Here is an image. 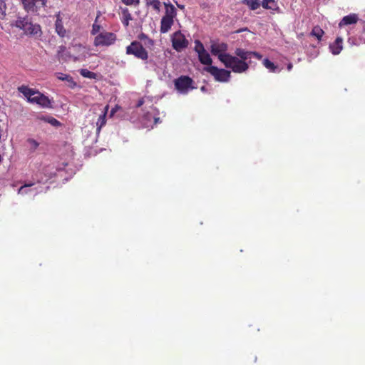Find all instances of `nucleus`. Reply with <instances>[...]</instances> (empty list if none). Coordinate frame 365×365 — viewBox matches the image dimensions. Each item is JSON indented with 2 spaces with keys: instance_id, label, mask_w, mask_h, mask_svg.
I'll use <instances>...</instances> for the list:
<instances>
[{
  "instance_id": "obj_14",
  "label": "nucleus",
  "mask_w": 365,
  "mask_h": 365,
  "mask_svg": "<svg viewBox=\"0 0 365 365\" xmlns=\"http://www.w3.org/2000/svg\"><path fill=\"white\" fill-rule=\"evenodd\" d=\"M173 24L174 19L163 16L160 21V31L162 34H165L168 32L169 30L171 29L172 26L173 25Z\"/></svg>"
},
{
  "instance_id": "obj_26",
  "label": "nucleus",
  "mask_w": 365,
  "mask_h": 365,
  "mask_svg": "<svg viewBox=\"0 0 365 365\" xmlns=\"http://www.w3.org/2000/svg\"><path fill=\"white\" fill-rule=\"evenodd\" d=\"M262 7L266 9H272L274 5H275L274 0H262Z\"/></svg>"
},
{
  "instance_id": "obj_29",
  "label": "nucleus",
  "mask_w": 365,
  "mask_h": 365,
  "mask_svg": "<svg viewBox=\"0 0 365 365\" xmlns=\"http://www.w3.org/2000/svg\"><path fill=\"white\" fill-rule=\"evenodd\" d=\"M6 6L4 1H0V19H4L6 16Z\"/></svg>"
},
{
  "instance_id": "obj_4",
  "label": "nucleus",
  "mask_w": 365,
  "mask_h": 365,
  "mask_svg": "<svg viewBox=\"0 0 365 365\" xmlns=\"http://www.w3.org/2000/svg\"><path fill=\"white\" fill-rule=\"evenodd\" d=\"M126 54L133 55L137 58L143 61H146L148 58V51L143 46L141 43L137 41L131 42V43L126 47Z\"/></svg>"
},
{
  "instance_id": "obj_23",
  "label": "nucleus",
  "mask_w": 365,
  "mask_h": 365,
  "mask_svg": "<svg viewBox=\"0 0 365 365\" xmlns=\"http://www.w3.org/2000/svg\"><path fill=\"white\" fill-rule=\"evenodd\" d=\"M122 14H123L122 23L125 26H128L129 24V21L132 19L131 14L129 12L128 9H123L122 11Z\"/></svg>"
},
{
  "instance_id": "obj_41",
  "label": "nucleus",
  "mask_w": 365,
  "mask_h": 365,
  "mask_svg": "<svg viewBox=\"0 0 365 365\" xmlns=\"http://www.w3.org/2000/svg\"><path fill=\"white\" fill-rule=\"evenodd\" d=\"M1 160H2V157H1V155H0V163L1 162Z\"/></svg>"
},
{
  "instance_id": "obj_21",
  "label": "nucleus",
  "mask_w": 365,
  "mask_h": 365,
  "mask_svg": "<svg viewBox=\"0 0 365 365\" xmlns=\"http://www.w3.org/2000/svg\"><path fill=\"white\" fill-rule=\"evenodd\" d=\"M242 4L247 5L251 10H256L260 6L259 0H242Z\"/></svg>"
},
{
  "instance_id": "obj_37",
  "label": "nucleus",
  "mask_w": 365,
  "mask_h": 365,
  "mask_svg": "<svg viewBox=\"0 0 365 365\" xmlns=\"http://www.w3.org/2000/svg\"><path fill=\"white\" fill-rule=\"evenodd\" d=\"M142 104H143V101H140L138 104V106H140Z\"/></svg>"
},
{
  "instance_id": "obj_16",
  "label": "nucleus",
  "mask_w": 365,
  "mask_h": 365,
  "mask_svg": "<svg viewBox=\"0 0 365 365\" xmlns=\"http://www.w3.org/2000/svg\"><path fill=\"white\" fill-rule=\"evenodd\" d=\"M329 48L334 55L339 54L342 50V38L341 37H337L335 41L330 44Z\"/></svg>"
},
{
  "instance_id": "obj_17",
  "label": "nucleus",
  "mask_w": 365,
  "mask_h": 365,
  "mask_svg": "<svg viewBox=\"0 0 365 365\" xmlns=\"http://www.w3.org/2000/svg\"><path fill=\"white\" fill-rule=\"evenodd\" d=\"M198 58L200 62L203 65H207L210 66L212 63V60L206 50L198 53Z\"/></svg>"
},
{
  "instance_id": "obj_35",
  "label": "nucleus",
  "mask_w": 365,
  "mask_h": 365,
  "mask_svg": "<svg viewBox=\"0 0 365 365\" xmlns=\"http://www.w3.org/2000/svg\"><path fill=\"white\" fill-rule=\"evenodd\" d=\"M29 142L34 145L35 148H37L38 146V143L34 139H29Z\"/></svg>"
},
{
  "instance_id": "obj_8",
  "label": "nucleus",
  "mask_w": 365,
  "mask_h": 365,
  "mask_svg": "<svg viewBox=\"0 0 365 365\" xmlns=\"http://www.w3.org/2000/svg\"><path fill=\"white\" fill-rule=\"evenodd\" d=\"M173 48L177 51H181L188 46L189 42L180 31H175L172 36Z\"/></svg>"
},
{
  "instance_id": "obj_2",
  "label": "nucleus",
  "mask_w": 365,
  "mask_h": 365,
  "mask_svg": "<svg viewBox=\"0 0 365 365\" xmlns=\"http://www.w3.org/2000/svg\"><path fill=\"white\" fill-rule=\"evenodd\" d=\"M220 61L226 68L232 69L234 73H241L245 72L249 68V63L247 61L240 60L237 56H221Z\"/></svg>"
},
{
  "instance_id": "obj_20",
  "label": "nucleus",
  "mask_w": 365,
  "mask_h": 365,
  "mask_svg": "<svg viewBox=\"0 0 365 365\" xmlns=\"http://www.w3.org/2000/svg\"><path fill=\"white\" fill-rule=\"evenodd\" d=\"M145 4L147 6L151 7L156 12L160 11L161 2L160 0H145Z\"/></svg>"
},
{
  "instance_id": "obj_22",
  "label": "nucleus",
  "mask_w": 365,
  "mask_h": 365,
  "mask_svg": "<svg viewBox=\"0 0 365 365\" xmlns=\"http://www.w3.org/2000/svg\"><path fill=\"white\" fill-rule=\"evenodd\" d=\"M324 34V31L321 29V27L316 26L312 29L310 35L316 37L318 41H321Z\"/></svg>"
},
{
  "instance_id": "obj_12",
  "label": "nucleus",
  "mask_w": 365,
  "mask_h": 365,
  "mask_svg": "<svg viewBox=\"0 0 365 365\" xmlns=\"http://www.w3.org/2000/svg\"><path fill=\"white\" fill-rule=\"evenodd\" d=\"M109 106H106L101 111V113L99 115L98 120L96 122V131L97 133H100L102 127H103L106 123V115L108 110Z\"/></svg>"
},
{
  "instance_id": "obj_25",
  "label": "nucleus",
  "mask_w": 365,
  "mask_h": 365,
  "mask_svg": "<svg viewBox=\"0 0 365 365\" xmlns=\"http://www.w3.org/2000/svg\"><path fill=\"white\" fill-rule=\"evenodd\" d=\"M263 65L265 66V68L272 72H274L277 68V66L274 64V63L269 61L268 58L264 59Z\"/></svg>"
},
{
  "instance_id": "obj_6",
  "label": "nucleus",
  "mask_w": 365,
  "mask_h": 365,
  "mask_svg": "<svg viewBox=\"0 0 365 365\" xmlns=\"http://www.w3.org/2000/svg\"><path fill=\"white\" fill-rule=\"evenodd\" d=\"M116 38L114 33L103 31L96 35L93 44L95 46H109L115 42Z\"/></svg>"
},
{
  "instance_id": "obj_32",
  "label": "nucleus",
  "mask_w": 365,
  "mask_h": 365,
  "mask_svg": "<svg viewBox=\"0 0 365 365\" xmlns=\"http://www.w3.org/2000/svg\"><path fill=\"white\" fill-rule=\"evenodd\" d=\"M140 0H122L123 3L125 5L138 4Z\"/></svg>"
},
{
  "instance_id": "obj_39",
  "label": "nucleus",
  "mask_w": 365,
  "mask_h": 365,
  "mask_svg": "<svg viewBox=\"0 0 365 365\" xmlns=\"http://www.w3.org/2000/svg\"><path fill=\"white\" fill-rule=\"evenodd\" d=\"M178 6L180 9H184V6H182V5H178Z\"/></svg>"
},
{
  "instance_id": "obj_40",
  "label": "nucleus",
  "mask_w": 365,
  "mask_h": 365,
  "mask_svg": "<svg viewBox=\"0 0 365 365\" xmlns=\"http://www.w3.org/2000/svg\"><path fill=\"white\" fill-rule=\"evenodd\" d=\"M159 119H160L159 118H155V123L158 122Z\"/></svg>"
},
{
  "instance_id": "obj_11",
  "label": "nucleus",
  "mask_w": 365,
  "mask_h": 365,
  "mask_svg": "<svg viewBox=\"0 0 365 365\" xmlns=\"http://www.w3.org/2000/svg\"><path fill=\"white\" fill-rule=\"evenodd\" d=\"M359 20L358 15L356 14H351L349 15L345 16L342 18L341 21L339 24V27L342 28L343 26L355 24L357 23Z\"/></svg>"
},
{
  "instance_id": "obj_7",
  "label": "nucleus",
  "mask_w": 365,
  "mask_h": 365,
  "mask_svg": "<svg viewBox=\"0 0 365 365\" xmlns=\"http://www.w3.org/2000/svg\"><path fill=\"white\" fill-rule=\"evenodd\" d=\"M204 69L205 71L210 73L217 81L227 82L230 78V71L227 70L218 68L214 66L205 67Z\"/></svg>"
},
{
  "instance_id": "obj_27",
  "label": "nucleus",
  "mask_w": 365,
  "mask_h": 365,
  "mask_svg": "<svg viewBox=\"0 0 365 365\" xmlns=\"http://www.w3.org/2000/svg\"><path fill=\"white\" fill-rule=\"evenodd\" d=\"M80 73L82 76L85 77V78H96V74L93 72H91L87 69H81L80 71Z\"/></svg>"
},
{
  "instance_id": "obj_18",
  "label": "nucleus",
  "mask_w": 365,
  "mask_h": 365,
  "mask_svg": "<svg viewBox=\"0 0 365 365\" xmlns=\"http://www.w3.org/2000/svg\"><path fill=\"white\" fill-rule=\"evenodd\" d=\"M235 53L237 58L244 61H246L247 59L250 58V51H245L242 48H236Z\"/></svg>"
},
{
  "instance_id": "obj_24",
  "label": "nucleus",
  "mask_w": 365,
  "mask_h": 365,
  "mask_svg": "<svg viewBox=\"0 0 365 365\" xmlns=\"http://www.w3.org/2000/svg\"><path fill=\"white\" fill-rule=\"evenodd\" d=\"M41 119L45 122L50 123L53 126L58 127L61 125V123L52 116L43 117Z\"/></svg>"
},
{
  "instance_id": "obj_31",
  "label": "nucleus",
  "mask_w": 365,
  "mask_h": 365,
  "mask_svg": "<svg viewBox=\"0 0 365 365\" xmlns=\"http://www.w3.org/2000/svg\"><path fill=\"white\" fill-rule=\"evenodd\" d=\"M97 19H98V17L96 18L95 22L97 21ZM101 29V26L100 25L97 24L96 23H94L92 26L91 34L92 35L97 34L100 31Z\"/></svg>"
},
{
  "instance_id": "obj_19",
  "label": "nucleus",
  "mask_w": 365,
  "mask_h": 365,
  "mask_svg": "<svg viewBox=\"0 0 365 365\" xmlns=\"http://www.w3.org/2000/svg\"><path fill=\"white\" fill-rule=\"evenodd\" d=\"M56 77L59 80L67 81L71 87H74L76 85V83L73 81V77L70 75L64 74L63 73H57Z\"/></svg>"
},
{
  "instance_id": "obj_10",
  "label": "nucleus",
  "mask_w": 365,
  "mask_h": 365,
  "mask_svg": "<svg viewBox=\"0 0 365 365\" xmlns=\"http://www.w3.org/2000/svg\"><path fill=\"white\" fill-rule=\"evenodd\" d=\"M25 9L28 11H36L37 9L46 6V0H21Z\"/></svg>"
},
{
  "instance_id": "obj_30",
  "label": "nucleus",
  "mask_w": 365,
  "mask_h": 365,
  "mask_svg": "<svg viewBox=\"0 0 365 365\" xmlns=\"http://www.w3.org/2000/svg\"><path fill=\"white\" fill-rule=\"evenodd\" d=\"M66 51V48L64 46H61L58 47L57 56L59 59H63L66 60V58L63 57V53Z\"/></svg>"
},
{
  "instance_id": "obj_34",
  "label": "nucleus",
  "mask_w": 365,
  "mask_h": 365,
  "mask_svg": "<svg viewBox=\"0 0 365 365\" xmlns=\"http://www.w3.org/2000/svg\"><path fill=\"white\" fill-rule=\"evenodd\" d=\"M251 56H254L259 60H260L262 57L259 53L256 52V51H250V57Z\"/></svg>"
},
{
  "instance_id": "obj_33",
  "label": "nucleus",
  "mask_w": 365,
  "mask_h": 365,
  "mask_svg": "<svg viewBox=\"0 0 365 365\" xmlns=\"http://www.w3.org/2000/svg\"><path fill=\"white\" fill-rule=\"evenodd\" d=\"M34 184L33 183H29V184H25L24 185L21 186L19 189V191H18V193L19 194H22L24 192V190L25 187H31Z\"/></svg>"
},
{
  "instance_id": "obj_9",
  "label": "nucleus",
  "mask_w": 365,
  "mask_h": 365,
  "mask_svg": "<svg viewBox=\"0 0 365 365\" xmlns=\"http://www.w3.org/2000/svg\"><path fill=\"white\" fill-rule=\"evenodd\" d=\"M228 46L226 43L222 42H212L210 46V51L212 55L217 56L218 59L220 61L221 56H229V53L225 52L227 51Z\"/></svg>"
},
{
  "instance_id": "obj_15",
  "label": "nucleus",
  "mask_w": 365,
  "mask_h": 365,
  "mask_svg": "<svg viewBox=\"0 0 365 365\" xmlns=\"http://www.w3.org/2000/svg\"><path fill=\"white\" fill-rule=\"evenodd\" d=\"M165 12L164 17L174 19L177 16V10L175 7L170 3H164Z\"/></svg>"
},
{
  "instance_id": "obj_36",
  "label": "nucleus",
  "mask_w": 365,
  "mask_h": 365,
  "mask_svg": "<svg viewBox=\"0 0 365 365\" xmlns=\"http://www.w3.org/2000/svg\"><path fill=\"white\" fill-rule=\"evenodd\" d=\"M292 67H293L292 63H289L287 65V70H288L289 71H290L292 70Z\"/></svg>"
},
{
  "instance_id": "obj_1",
  "label": "nucleus",
  "mask_w": 365,
  "mask_h": 365,
  "mask_svg": "<svg viewBox=\"0 0 365 365\" xmlns=\"http://www.w3.org/2000/svg\"><path fill=\"white\" fill-rule=\"evenodd\" d=\"M18 91L27 98L29 103L37 104L42 108H52L51 101L38 90L22 85L18 88Z\"/></svg>"
},
{
  "instance_id": "obj_13",
  "label": "nucleus",
  "mask_w": 365,
  "mask_h": 365,
  "mask_svg": "<svg viewBox=\"0 0 365 365\" xmlns=\"http://www.w3.org/2000/svg\"><path fill=\"white\" fill-rule=\"evenodd\" d=\"M56 22H55V30H56V32L61 37H64L66 36V30L65 29V28H64V26L63 25L62 19H61L60 13L57 14L56 15Z\"/></svg>"
},
{
  "instance_id": "obj_5",
  "label": "nucleus",
  "mask_w": 365,
  "mask_h": 365,
  "mask_svg": "<svg viewBox=\"0 0 365 365\" xmlns=\"http://www.w3.org/2000/svg\"><path fill=\"white\" fill-rule=\"evenodd\" d=\"M192 84L193 80L188 76H180L174 80L175 88L181 94H187L190 90L194 89Z\"/></svg>"
},
{
  "instance_id": "obj_28",
  "label": "nucleus",
  "mask_w": 365,
  "mask_h": 365,
  "mask_svg": "<svg viewBox=\"0 0 365 365\" xmlns=\"http://www.w3.org/2000/svg\"><path fill=\"white\" fill-rule=\"evenodd\" d=\"M195 51L197 53V54L205 51L203 44L200 42V41L196 40L195 41Z\"/></svg>"
},
{
  "instance_id": "obj_3",
  "label": "nucleus",
  "mask_w": 365,
  "mask_h": 365,
  "mask_svg": "<svg viewBox=\"0 0 365 365\" xmlns=\"http://www.w3.org/2000/svg\"><path fill=\"white\" fill-rule=\"evenodd\" d=\"M15 26L23 30L26 35H41V26L38 24H34L29 16L19 17L16 21Z\"/></svg>"
},
{
  "instance_id": "obj_38",
  "label": "nucleus",
  "mask_w": 365,
  "mask_h": 365,
  "mask_svg": "<svg viewBox=\"0 0 365 365\" xmlns=\"http://www.w3.org/2000/svg\"><path fill=\"white\" fill-rule=\"evenodd\" d=\"M114 113H115V110H114V109H113L110 112V115H113L114 114Z\"/></svg>"
}]
</instances>
